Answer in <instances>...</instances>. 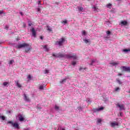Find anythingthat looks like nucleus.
Returning a JSON list of instances; mask_svg holds the SVG:
<instances>
[{
    "mask_svg": "<svg viewBox=\"0 0 130 130\" xmlns=\"http://www.w3.org/2000/svg\"><path fill=\"white\" fill-rule=\"evenodd\" d=\"M43 48H44V49H46L47 51L48 50L47 46H46V45L44 46H43Z\"/></svg>",
    "mask_w": 130,
    "mask_h": 130,
    "instance_id": "28",
    "label": "nucleus"
},
{
    "mask_svg": "<svg viewBox=\"0 0 130 130\" xmlns=\"http://www.w3.org/2000/svg\"><path fill=\"white\" fill-rule=\"evenodd\" d=\"M8 123H10V124H12L13 125V127H14V128H20L19 127V124L18 123H13L12 121H8Z\"/></svg>",
    "mask_w": 130,
    "mask_h": 130,
    "instance_id": "3",
    "label": "nucleus"
},
{
    "mask_svg": "<svg viewBox=\"0 0 130 130\" xmlns=\"http://www.w3.org/2000/svg\"><path fill=\"white\" fill-rule=\"evenodd\" d=\"M118 76H122V74H121V73H119V74H118Z\"/></svg>",
    "mask_w": 130,
    "mask_h": 130,
    "instance_id": "44",
    "label": "nucleus"
},
{
    "mask_svg": "<svg viewBox=\"0 0 130 130\" xmlns=\"http://www.w3.org/2000/svg\"><path fill=\"white\" fill-rule=\"evenodd\" d=\"M29 50H30V48H28V49L25 50V51H26V52H28V51H29Z\"/></svg>",
    "mask_w": 130,
    "mask_h": 130,
    "instance_id": "39",
    "label": "nucleus"
},
{
    "mask_svg": "<svg viewBox=\"0 0 130 130\" xmlns=\"http://www.w3.org/2000/svg\"><path fill=\"white\" fill-rule=\"evenodd\" d=\"M5 29H7V30H8V29H9V27L8 26H5Z\"/></svg>",
    "mask_w": 130,
    "mask_h": 130,
    "instance_id": "42",
    "label": "nucleus"
},
{
    "mask_svg": "<svg viewBox=\"0 0 130 130\" xmlns=\"http://www.w3.org/2000/svg\"><path fill=\"white\" fill-rule=\"evenodd\" d=\"M111 6H112V5L109 3L107 5V8H108V9H111Z\"/></svg>",
    "mask_w": 130,
    "mask_h": 130,
    "instance_id": "19",
    "label": "nucleus"
},
{
    "mask_svg": "<svg viewBox=\"0 0 130 130\" xmlns=\"http://www.w3.org/2000/svg\"><path fill=\"white\" fill-rule=\"evenodd\" d=\"M65 57H67V58H73V59H77V56L75 54H73V55H65Z\"/></svg>",
    "mask_w": 130,
    "mask_h": 130,
    "instance_id": "4",
    "label": "nucleus"
},
{
    "mask_svg": "<svg viewBox=\"0 0 130 130\" xmlns=\"http://www.w3.org/2000/svg\"><path fill=\"white\" fill-rule=\"evenodd\" d=\"M4 86H6L7 85H9V82H5L3 83Z\"/></svg>",
    "mask_w": 130,
    "mask_h": 130,
    "instance_id": "23",
    "label": "nucleus"
},
{
    "mask_svg": "<svg viewBox=\"0 0 130 130\" xmlns=\"http://www.w3.org/2000/svg\"><path fill=\"white\" fill-rule=\"evenodd\" d=\"M89 66H93V63H90Z\"/></svg>",
    "mask_w": 130,
    "mask_h": 130,
    "instance_id": "49",
    "label": "nucleus"
},
{
    "mask_svg": "<svg viewBox=\"0 0 130 130\" xmlns=\"http://www.w3.org/2000/svg\"><path fill=\"white\" fill-rule=\"evenodd\" d=\"M61 130H66V129L62 128Z\"/></svg>",
    "mask_w": 130,
    "mask_h": 130,
    "instance_id": "50",
    "label": "nucleus"
},
{
    "mask_svg": "<svg viewBox=\"0 0 130 130\" xmlns=\"http://www.w3.org/2000/svg\"><path fill=\"white\" fill-rule=\"evenodd\" d=\"M19 120L20 121H23L24 117H23V116H22V115L19 116Z\"/></svg>",
    "mask_w": 130,
    "mask_h": 130,
    "instance_id": "15",
    "label": "nucleus"
},
{
    "mask_svg": "<svg viewBox=\"0 0 130 130\" xmlns=\"http://www.w3.org/2000/svg\"><path fill=\"white\" fill-rule=\"evenodd\" d=\"M93 9H94L95 10H96V9H97V7H93Z\"/></svg>",
    "mask_w": 130,
    "mask_h": 130,
    "instance_id": "48",
    "label": "nucleus"
},
{
    "mask_svg": "<svg viewBox=\"0 0 130 130\" xmlns=\"http://www.w3.org/2000/svg\"><path fill=\"white\" fill-rule=\"evenodd\" d=\"M2 14H4V12L3 10H0V15H2Z\"/></svg>",
    "mask_w": 130,
    "mask_h": 130,
    "instance_id": "36",
    "label": "nucleus"
},
{
    "mask_svg": "<svg viewBox=\"0 0 130 130\" xmlns=\"http://www.w3.org/2000/svg\"><path fill=\"white\" fill-rule=\"evenodd\" d=\"M28 79H29V80H31V75H29L27 77Z\"/></svg>",
    "mask_w": 130,
    "mask_h": 130,
    "instance_id": "35",
    "label": "nucleus"
},
{
    "mask_svg": "<svg viewBox=\"0 0 130 130\" xmlns=\"http://www.w3.org/2000/svg\"><path fill=\"white\" fill-rule=\"evenodd\" d=\"M43 88H44V87H43V86H42V85H41V86L39 87L40 90H43Z\"/></svg>",
    "mask_w": 130,
    "mask_h": 130,
    "instance_id": "26",
    "label": "nucleus"
},
{
    "mask_svg": "<svg viewBox=\"0 0 130 130\" xmlns=\"http://www.w3.org/2000/svg\"><path fill=\"white\" fill-rule=\"evenodd\" d=\"M15 82L16 84V86H17V87H18V88H21V87H22V85H21V84H19V81H15Z\"/></svg>",
    "mask_w": 130,
    "mask_h": 130,
    "instance_id": "14",
    "label": "nucleus"
},
{
    "mask_svg": "<svg viewBox=\"0 0 130 130\" xmlns=\"http://www.w3.org/2000/svg\"><path fill=\"white\" fill-rule=\"evenodd\" d=\"M30 45L26 43H23L18 46V48H23V47H29Z\"/></svg>",
    "mask_w": 130,
    "mask_h": 130,
    "instance_id": "5",
    "label": "nucleus"
},
{
    "mask_svg": "<svg viewBox=\"0 0 130 130\" xmlns=\"http://www.w3.org/2000/svg\"><path fill=\"white\" fill-rule=\"evenodd\" d=\"M1 117L2 119V120H5V119H6V118L4 116H1Z\"/></svg>",
    "mask_w": 130,
    "mask_h": 130,
    "instance_id": "29",
    "label": "nucleus"
},
{
    "mask_svg": "<svg viewBox=\"0 0 130 130\" xmlns=\"http://www.w3.org/2000/svg\"><path fill=\"white\" fill-rule=\"evenodd\" d=\"M66 42V39L62 38L59 40V41H56L55 43V45H59V46H61L63 44V42Z\"/></svg>",
    "mask_w": 130,
    "mask_h": 130,
    "instance_id": "1",
    "label": "nucleus"
},
{
    "mask_svg": "<svg viewBox=\"0 0 130 130\" xmlns=\"http://www.w3.org/2000/svg\"><path fill=\"white\" fill-rule=\"evenodd\" d=\"M83 69H84V70H86V68H82V67H80V68H79V71H82V70H83Z\"/></svg>",
    "mask_w": 130,
    "mask_h": 130,
    "instance_id": "34",
    "label": "nucleus"
},
{
    "mask_svg": "<svg viewBox=\"0 0 130 130\" xmlns=\"http://www.w3.org/2000/svg\"><path fill=\"white\" fill-rule=\"evenodd\" d=\"M83 41H84V42H85V43H86V44L90 43V42H90V41L89 40H87V39H84Z\"/></svg>",
    "mask_w": 130,
    "mask_h": 130,
    "instance_id": "18",
    "label": "nucleus"
},
{
    "mask_svg": "<svg viewBox=\"0 0 130 130\" xmlns=\"http://www.w3.org/2000/svg\"><path fill=\"white\" fill-rule=\"evenodd\" d=\"M101 121H102V120H101V119H98V122L99 123H100V122H101Z\"/></svg>",
    "mask_w": 130,
    "mask_h": 130,
    "instance_id": "30",
    "label": "nucleus"
},
{
    "mask_svg": "<svg viewBox=\"0 0 130 130\" xmlns=\"http://www.w3.org/2000/svg\"><path fill=\"white\" fill-rule=\"evenodd\" d=\"M20 15H21V16H23V13L22 12H20Z\"/></svg>",
    "mask_w": 130,
    "mask_h": 130,
    "instance_id": "47",
    "label": "nucleus"
},
{
    "mask_svg": "<svg viewBox=\"0 0 130 130\" xmlns=\"http://www.w3.org/2000/svg\"><path fill=\"white\" fill-rule=\"evenodd\" d=\"M82 34H83V35H85V34H86V31H82Z\"/></svg>",
    "mask_w": 130,
    "mask_h": 130,
    "instance_id": "40",
    "label": "nucleus"
},
{
    "mask_svg": "<svg viewBox=\"0 0 130 130\" xmlns=\"http://www.w3.org/2000/svg\"><path fill=\"white\" fill-rule=\"evenodd\" d=\"M121 25H123V26H126L127 25V21H121L120 22Z\"/></svg>",
    "mask_w": 130,
    "mask_h": 130,
    "instance_id": "12",
    "label": "nucleus"
},
{
    "mask_svg": "<svg viewBox=\"0 0 130 130\" xmlns=\"http://www.w3.org/2000/svg\"><path fill=\"white\" fill-rule=\"evenodd\" d=\"M93 62H95V59L91 60V63L93 64Z\"/></svg>",
    "mask_w": 130,
    "mask_h": 130,
    "instance_id": "38",
    "label": "nucleus"
},
{
    "mask_svg": "<svg viewBox=\"0 0 130 130\" xmlns=\"http://www.w3.org/2000/svg\"><path fill=\"white\" fill-rule=\"evenodd\" d=\"M38 109H41V108L38 107Z\"/></svg>",
    "mask_w": 130,
    "mask_h": 130,
    "instance_id": "51",
    "label": "nucleus"
},
{
    "mask_svg": "<svg viewBox=\"0 0 130 130\" xmlns=\"http://www.w3.org/2000/svg\"><path fill=\"white\" fill-rule=\"evenodd\" d=\"M58 57H60V58L66 57V54H62L61 53H58Z\"/></svg>",
    "mask_w": 130,
    "mask_h": 130,
    "instance_id": "10",
    "label": "nucleus"
},
{
    "mask_svg": "<svg viewBox=\"0 0 130 130\" xmlns=\"http://www.w3.org/2000/svg\"><path fill=\"white\" fill-rule=\"evenodd\" d=\"M120 70H122V72H127V73H130V67H126L125 66H122L120 67Z\"/></svg>",
    "mask_w": 130,
    "mask_h": 130,
    "instance_id": "2",
    "label": "nucleus"
},
{
    "mask_svg": "<svg viewBox=\"0 0 130 130\" xmlns=\"http://www.w3.org/2000/svg\"><path fill=\"white\" fill-rule=\"evenodd\" d=\"M55 109L56 110H58V109H59V107L57 106L56 105H55Z\"/></svg>",
    "mask_w": 130,
    "mask_h": 130,
    "instance_id": "22",
    "label": "nucleus"
},
{
    "mask_svg": "<svg viewBox=\"0 0 130 130\" xmlns=\"http://www.w3.org/2000/svg\"><path fill=\"white\" fill-rule=\"evenodd\" d=\"M118 90H120L119 87H116V88L115 89V92H117V91H118Z\"/></svg>",
    "mask_w": 130,
    "mask_h": 130,
    "instance_id": "27",
    "label": "nucleus"
},
{
    "mask_svg": "<svg viewBox=\"0 0 130 130\" xmlns=\"http://www.w3.org/2000/svg\"><path fill=\"white\" fill-rule=\"evenodd\" d=\"M13 61H14L13 60H10V62H9L10 64H12V63H13Z\"/></svg>",
    "mask_w": 130,
    "mask_h": 130,
    "instance_id": "33",
    "label": "nucleus"
},
{
    "mask_svg": "<svg viewBox=\"0 0 130 130\" xmlns=\"http://www.w3.org/2000/svg\"><path fill=\"white\" fill-rule=\"evenodd\" d=\"M104 109V108L103 107L100 108L99 109H94L93 111L94 112H96V111H100V110H103Z\"/></svg>",
    "mask_w": 130,
    "mask_h": 130,
    "instance_id": "13",
    "label": "nucleus"
},
{
    "mask_svg": "<svg viewBox=\"0 0 130 130\" xmlns=\"http://www.w3.org/2000/svg\"><path fill=\"white\" fill-rule=\"evenodd\" d=\"M48 30L50 31V32L52 31V29L49 28H48Z\"/></svg>",
    "mask_w": 130,
    "mask_h": 130,
    "instance_id": "37",
    "label": "nucleus"
},
{
    "mask_svg": "<svg viewBox=\"0 0 130 130\" xmlns=\"http://www.w3.org/2000/svg\"><path fill=\"white\" fill-rule=\"evenodd\" d=\"M23 97H24V100L26 102H31V100H30V98H29L26 94H24Z\"/></svg>",
    "mask_w": 130,
    "mask_h": 130,
    "instance_id": "6",
    "label": "nucleus"
},
{
    "mask_svg": "<svg viewBox=\"0 0 130 130\" xmlns=\"http://www.w3.org/2000/svg\"><path fill=\"white\" fill-rule=\"evenodd\" d=\"M77 63V62L75 61H73L72 62V66H76V64Z\"/></svg>",
    "mask_w": 130,
    "mask_h": 130,
    "instance_id": "24",
    "label": "nucleus"
},
{
    "mask_svg": "<svg viewBox=\"0 0 130 130\" xmlns=\"http://www.w3.org/2000/svg\"><path fill=\"white\" fill-rule=\"evenodd\" d=\"M77 9L78 12H84V8L82 7L78 6Z\"/></svg>",
    "mask_w": 130,
    "mask_h": 130,
    "instance_id": "11",
    "label": "nucleus"
},
{
    "mask_svg": "<svg viewBox=\"0 0 130 130\" xmlns=\"http://www.w3.org/2000/svg\"><path fill=\"white\" fill-rule=\"evenodd\" d=\"M31 31L32 34V36L34 37H36V30H35V28L34 27H32V29H31Z\"/></svg>",
    "mask_w": 130,
    "mask_h": 130,
    "instance_id": "8",
    "label": "nucleus"
},
{
    "mask_svg": "<svg viewBox=\"0 0 130 130\" xmlns=\"http://www.w3.org/2000/svg\"><path fill=\"white\" fill-rule=\"evenodd\" d=\"M28 26H32V23H31V22L29 23Z\"/></svg>",
    "mask_w": 130,
    "mask_h": 130,
    "instance_id": "41",
    "label": "nucleus"
},
{
    "mask_svg": "<svg viewBox=\"0 0 130 130\" xmlns=\"http://www.w3.org/2000/svg\"><path fill=\"white\" fill-rule=\"evenodd\" d=\"M116 81L117 82V83H118V84H119V85H121L122 84V82H121V81H120V80H119V79H117Z\"/></svg>",
    "mask_w": 130,
    "mask_h": 130,
    "instance_id": "21",
    "label": "nucleus"
},
{
    "mask_svg": "<svg viewBox=\"0 0 130 130\" xmlns=\"http://www.w3.org/2000/svg\"><path fill=\"white\" fill-rule=\"evenodd\" d=\"M118 64V62H110V64H112V66H117Z\"/></svg>",
    "mask_w": 130,
    "mask_h": 130,
    "instance_id": "17",
    "label": "nucleus"
},
{
    "mask_svg": "<svg viewBox=\"0 0 130 130\" xmlns=\"http://www.w3.org/2000/svg\"><path fill=\"white\" fill-rule=\"evenodd\" d=\"M40 39H41L42 40H43V37L42 36H41V37H40Z\"/></svg>",
    "mask_w": 130,
    "mask_h": 130,
    "instance_id": "46",
    "label": "nucleus"
},
{
    "mask_svg": "<svg viewBox=\"0 0 130 130\" xmlns=\"http://www.w3.org/2000/svg\"><path fill=\"white\" fill-rule=\"evenodd\" d=\"M52 55H53V56H54V57L58 58V53H57V54L53 53Z\"/></svg>",
    "mask_w": 130,
    "mask_h": 130,
    "instance_id": "20",
    "label": "nucleus"
},
{
    "mask_svg": "<svg viewBox=\"0 0 130 130\" xmlns=\"http://www.w3.org/2000/svg\"><path fill=\"white\" fill-rule=\"evenodd\" d=\"M117 106H118V107H119L120 110H122L124 109V106L123 105H120L119 104H117Z\"/></svg>",
    "mask_w": 130,
    "mask_h": 130,
    "instance_id": "9",
    "label": "nucleus"
},
{
    "mask_svg": "<svg viewBox=\"0 0 130 130\" xmlns=\"http://www.w3.org/2000/svg\"><path fill=\"white\" fill-rule=\"evenodd\" d=\"M38 5H41V1H39Z\"/></svg>",
    "mask_w": 130,
    "mask_h": 130,
    "instance_id": "43",
    "label": "nucleus"
},
{
    "mask_svg": "<svg viewBox=\"0 0 130 130\" xmlns=\"http://www.w3.org/2000/svg\"><path fill=\"white\" fill-rule=\"evenodd\" d=\"M38 12H40V8H37Z\"/></svg>",
    "mask_w": 130,
    "mask_h": 130,
    "instance_id": "45",
    "label": "nucleus"
},
{
    "mask_svg": "<svg viewBox=\"0 0 130 130\" xmlns=\"http://www.w3.org/2000/svg\"><path fill=\"white\" fill-rule=\"evenodd\" d=\"M110 124L112 127H114V126H118V122L116 121H114L113 122H111Z\"/></svg>",
    "mask_w": 130,
    "mask_h": 130,
    "instance_id": "7",
    "label": "nucleus"
},
{
    "mask_svg": "<svg viewBox=\"0 0 130 130\" xmlns=\"http://www.w3.org/2000/svg\"><path fill=\"white\" fill-rule=\"evenodd\" d=\"M66 82H67V79L66 78L63 79L61 81H60L59 82V83L60 84H63V83H66Z\"/></svg>",
    "mask_w": 130,
    "mask_h": 130,
    "instance_id": "16",
    "label": "nucleus"
},
{
    "mask_svg": "<svg viewBox=\"0 0 130 130\" xmlns=\"http://www.w3.org/2000/svg\"><path fill=\"white\" fill-rule=\"evenodd\" d=\"M67 23H68V21L67 20L63 21L62 22V23H64V24H67Z\"/></svg>",
    "mask_w": 130,
    "mask_h": 130,
    "instance_id": "32",
    "label": "nucleus"
},
{
    "mask_svg": "<svg viewBox=\"0 0 130 130\" xmlns=\"http://www.w3.org/2000/svg\"><path fill=\"white\" fill-rule=\"evenodd\" d=\"M107 34L108 36H109V35H110V34H111V32L110 31H107Z\"/></svg>",
    "mask_w": 130,
    "mask_h": 130,
    "instance_id": "25",
    "label": "nucleus"
},
{
    "mask_svg": "<svg viewBox=\"0 0 130 130\" xmlns=\"http://www.w3.org/2000/svg\"><path fill=\"white\" fill-rule=\"evenodd\" d=\"M49 73V70H45V74H48Z\"/></svg>",
    "mask_w": 130,
    "mask_h": 130,
    "instance_id": "31",
    "label": "nucleus"
}]
</instances>
